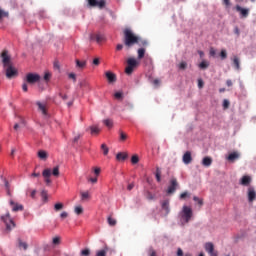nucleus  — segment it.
Returning <instances> with one entry per match:
<instances>
[{"label":"nucleus","instance_id":"052dcab7","mask_svg":"<svg viewBox=\"0 0 256 256\" xmlns=\"http://www.w3.org/2000/svg\"><path fill=\"white\" fill-rule=\"evenodd\" d=\"M97 5H98V7L103 8V6L105 5V0L97 1Z\"/></svg>","mask_w":256,"mask_h":256},{"label":"nucleus","instance_id":"603ef678","mask_svg":"<svg viewBox=\"0 0 256 256\" xmlns=\"http://www.w3.org/2000/svg\"><path fill=\"white\" fill-rule=\"evenodd\" d=\"M205 86V82H203V79H198V88L199 89H203V87Z\"/></svg>","mask_w":256,"mask_h":256},{"label":"nucleus","instance_id":"412c9836","mask_svg":"<svg viewBox=\"0 0 256 256\" xmlns=\"http://www.w3.org/2000/svg\"><path fill=\"white\" fill-rule=\"evenodd\" d=\"M76 67L78 69H85V67H87V61L85 60H79V59H76Z\"/></svg>","mask_w":256,"mask_h":256},{"label":"nucleus","instance_id":"f3484780","mask_svg":"<svg viewBox=\"0 0 256 256\" xmlns=\"http://www.w3.org/2000/svg\"><path fill=\"white\" fill-rule=\"evenodd\" d=\"M38 110L41 111L42 115H47V105L41 103L40 101L36 102Z\"/></svg>","mask_w":256,"mask_h":256},{"label":"nucleus","instance_id":"cd10ccee","mask_svg":"<svg viewBox=\"0 0 256 256\" xmlns=\"http://www.w3.org/2000/svg\"><path fill=\"white\" fill-rule=\"evenodd\" d=\"M18 247L20 249H24V251H27V242H22L21 239H18Z\"/></svg>","mask_w":256,"mask_h":256},{"label":"nucleus","instance_id":"ea45409f","mask_svg":"<svg viewBox=\"0 0 256 256\" xmlns=\"http://www.w3.org/2000/svg\"><path fill=\"white\" fill-rule=\"evenodd\" d=\"M131 163L133 165H137V163H139V156L133 155L132 158H131Z\"/></svg>","mask_w":256,"mask_h":256},{"label":"nucleus","instance_id":"9b49d317","mask_svg":"<svg viewBox=\"0 0 256 256\" xmlns=\"http://www.w3.org/2000/svg\"><path fill=\"white\" fill-rule=\"evenodd\" d=\"M9 205H10V207H12V211L14 213H17V211H23V209H24L22 204L16 203L13 200L9 201Z\"/></svg>","mask_w":256,"mask_h":256},{"label":"nucleus","instance_id":"dca6fc26","mask_svg":"<svg viewBox=\"0 0 256 256\" xmlns=\"http://www.w3.org/2000/svg\"><path fill=\"white\" fill-rule=\"evenodd\" d=\"M251 184V176H243L240 180V185H243L244 187H248V185Z\"/></svg>","mask_w":256,"mask_h":256},{"label":"nucleus","instance_id":"393cba45","mask_svg":"<svg viewBox=\"0 0 256 256\" xmlns=\"http://www.w3.org/2000/svg\"><path fill=\"white\" fill-rule=\"evenodd\" d=\"M127 157H128L127 153H123V152H119L116 155L117 161H125V159H127Z\"/></svg>","mask_w":256,"mask_h":256},{"label":"nucleus","instance_id":"37998d69","mask_svg":"<svg viewBox=\"0 0 256 256\" xmlns=\"http://www.w3.org/2000/svg\"><path fill=\"white\" fill-rule=\"evenodd\" d=\"M107 255V249L99 250L96 252V256H106Z\"/></svg>","mask_w":256,"mask_h":256},{"label":"nucleus","instance_id":"c85d7f7f","mask_svg":"<svg viewBox=\"0 0 256 256\" xmlns=\"http://www.w3.org/2000/svg\"><path fill=\"white\" fill-rule=\"evenodd\" d=\"M107 221H108V224L110 225V227H115V225H117V220H115L111 216L108 217Z\"/></svg>","mask_w":256,"mask_h":256},{"label":"nucleus","instance_id":"13d9d810","mask_svg":"<svg viewBox=\"0 0 256 256\" xmlns=\"http://www.w3.org/2000/svg\"><path fill=\"white\" fill-rule=\"evenodd\" d=\"M60 217H61V219H67V217H69V213H67V212H62V213L60 214Z\"/></svg>","mask_w":256,"mask_h":256},{"label":"nucleus","instance_id":"4be33fe9","mask_svg":"<svg viewBox=\"0 0 256 256\" xmlns=\"http://www.w3.org/2000/svg\"><path fill=\"white\" fill-rule=\"evenodd\" d=\"M233 65L237 71H239L241 69V61L239 60V57L234 56Z\"/></svg>","mask_w":256,"mask_h":256},{"label":"nucleus","instance_id":"58836bf2","mask_svg":"<svg viewBox=\"0 0 256 256\" xmlns=\"http://www.w3.org/2000/svg\"><path fill=\"white\" fill-rule=\"evenodd\" d=\"M80 195L82 201L89 199V192H81Z\"/></svg>","mask_w":256,"mask_h":256},{"label":"nucleus","instance_id":"79ce46f5","mask_svg":"<svg viewBox=\"0 0 256 256\" xmlns=\"http://www.w3.org/2000/svg\"><path fill=\"white\" fill-rule=\"evenodd\" d=\"M187 197H191V193H189L188 191L180 194V199H187Z\"/></svg>","mask_w":256,"mask_h":256},{"label":"nucleus","instance_id":"0e129e2a","mask_svg":"<svg viewBox=\"0 0 256 256\" xmlns=\"http://www.w3.org/2000/svg\"><path fill=\"white\" fill-rule=\"evenodd\" d=\"M94 173L98 177V175L101 173V168H95Z\"/></svg>","mask_w":256,"mask_h":256},{"label":"nucleus","instance_id":"0eeeda50","mask_svg":"<svg viewBox=\"0 0 256 256\" xmlns=\"http://www.w3.org/2000/svg\"><path fill=\"white\" fill-rule=\"evenodd\" d=\"M178 188H179V182L177 181V178L172 177L170 179V183L167 189L168 195H173V193H175Z\"/></svg>","mask_w":256,"mask_h":256},{"label":"nucleus","instance_id":"4468645a","mask_svg":"<svg viewBox=\"0 0 256 256\" xmlns=\"http://www.w3.org/2000/svg\"><path fill=\"white\" fill-rule=\"evenodd\" d=\"M182 161L185 165H189L192 161H193V157L191 156V153L189 151H187L183 157H182Z\"/></svg>","mask_w":256,"mask_h":256},{"label":"nucleus","instance_id":"b1692460","mask_svg":"<svg viewBox=\"0 0 256 256\" xmlns=\"http://www.w3.org/2000/svg\"><path fill=\"white\" fill-rule=\"evenodd\" d=\"M238 158H239V153H237V152H233V153L229 154L227 157L228 161H231V162L237 160Z\"/></svg>","mask_w":256,"mask_h":256},{"label":"nucleus","instance_id":"5fc2aeb1","mask_svg":"<svg viewBox=\"0 0 256 256\" xmlns=\"http://www.w3.org/2000/svg\"><path fill=\"white\" fill-rule=\"evenodd\" d=\"M220 57L222 60L225 59L227 57V50H221Z\"/></svg>","mask_w":256,"mask_h":256},{"label":"nucleus","instance_id":"a18cd8bd","mask_svg":"<svg viewBox=\"0 0 256 256\" xmlns=\"http://www.w3.org/2000/svg\"><path fill=\"white\" fill-rule=\"evenodd\" d=\"M74 211H75L76 215H81L83 213V207L76 206Z\"/></svg>","mask_w":256,"mask_h":256},{"label":"nucleus","instance_id":"c03bdc74","mask_svg":"<svg viewBox=\"0 0 256 256\" xmlns=\"http://www.w3.org/2000/svg\"><path fill=\"white\" fill-rule=\"evenodd\" d=\"M81 255L82 256H90L91 255V250H89V248H86V249L81 251Z\"/></svg>","mask_w":256,"mask_h":256},{"label":"nucleus","instance_id":"a19ab883","mask_svg":"<svg viewBox=\"0 0 256 256\" xmlns=\"http://www.w3.org/2000/svg\"><path fill=\"white\" fill-rule=\"evenodd\" d=\"M52 175L54 177H59V166H56V167L53 168Z\"/></svg>","mask_w":256,"mask_h":256},{"label":"nucleus","instance_id":"f03ea898","mask_svg":"<svg viewBox=\"0 0 256 256\" xmlns=\"http://www.w3.org/2000/svg\"><path fill=\"white\" fill-rule=\"evenodd\" d=\"M180 217L182 223H189V221H191V219L193 218V209H191V207L189 206L184 205L180 212Z\"/></svg>","mask_w":256,"mask_h":256},{"label":"nucleus","instance_id":"f257e3e1","mask_svg":"<svg viewBox=\"0 0 256 256\" xmlns=\"http://www.w3.org/2000/svg\"><path fill=\"white\" fill-rule=\"evenodd\" d=\"M123 43L127 50L131 49L133 45H139V47H147V45H149V42H147V40H144L141 37L135 35V33H133V30L129 28H126L124 30Z\"/></svg>","mask_w":256,"mask_h":256},{"label":"nucleus","instance_id":"c9c22d12","mask_svg":"<svg viewBox=\"0 0 256 256\" xmlns=\"http://www.w3.org/2000/svg\"><path fill=\"white\" fill-rule=\"evenodd\" d=\"M193 201H195L196 203H198L199 207H203V199L197 197V196H194L193 197Z\"/></svg>","mask_w":256,"mask_h":256},{"label":"nucleus","instance_id":"39448f33","mask_svg":"<svg viewBox=\"0 0 256 256\" xmlns=\"http://www.w3.org/2000/svg\"><path fill=\"white\" fill-rule=\"evenodd\" d=\"M1 221L5 223L7 231L15 229V222L11 219V214L9 212H7L6 215L1 216Z\"/></svg>","mask_w":256,"mask_h":256},{"label":"nucleus","instance_id":"69168bd1","mask_svg":"<svg viewBox=\"0 0 256 256\" xmlns=\"http://www.w3.org/2000/svg\"><path fill=\"white\" fill-rule=\"evenodd\" d=\"M177 256H183V250L181 248H178Z\"/></svg>","mask_w":256,"mask_h":256},{"label":"nucleus","instance_id":"5701e85b","mask_svg":"<svg viewBox=\"0 0 256 256\" xmlns=\"http://www.w3.org/2000/svg\"><path fill=\"white\" fill-rule=\"evenodd\" d=\"M162 209L166 212V215H169L170 209H169V200H164L162 202Z\"/></svg>","mask_w":256,"mask_h":256},{"label":"nucleus","instance_id":"473e14b6","mask_svg":"<svg viewBox=\"0 0 256 256\" xmlns=\"http://www.w3.org/2000/svg\"><path fill=\"white\" fill-rule=\"evenodd\" d=\"M103 123L106 127H108V129H111V127H113V120L111 119H106L103 121Z\"/></svg>","mask_w":256,"mask_h":256},{"label":"nucleus","instance_id":"6e6d98bb","mask_svg":"<svg viewBox=\"0 0 256 256\" xmlns=\"http://www.w3.org/2000/svg\"><path fill=\"white\" fill-rule=\"evenodd\" d=\"M90 7H97V0H88Z\"/></svg>","mask_w":256,"mask_h":256},{"label":"nucleus","instance_id":"338daca9","mask_svg":"<svg viewBox=\"0 0 256 256\" xmlns=\"http://www.w3.org/2000/svg\"><path fill=\"white\" fill-rule=\"evenodd\" d=\"M61 67L59 66V62L58 61H55L54 62V69H60Z\"/></svg>","mask_w":256,"mask_h":256},{"label":"nucleus","instance_id":"2eb2a0df","mask_svg":"<svg viewBox=\"0 0 256 256\" xmlns=\"http://www.w3.org/2000/svg\"><path fill=\"white\" fill-rule=\"evenodd\" d=\"M256 199V192L254 188H248V201L250 203H253V201H255Z\"/></svg>","mask_w":256,"mask_h":256},{"label":"nucleus","instance_id":"bb28decb","mask_svg":"<svg viewBox=\"0 0 256 256\" xmlns=\"http://www.w3.org/2000/svg\"><path fill=\"white\" fill-rule=\"evenodd\" d=\"M4 17H9V12L0 8V23L3 22Z\"/></svg>","mask_w":256,"mask_h":256},{"label":"nucleus","instance_id":"e433bc0d","mask_svg":"<svg viewBox=\"0 0 256 256\" xmlns=\"http://www.w3.org/2000/svg\"><path fill=\"white\" fill-rule=\"evenodd\" d=\"M101 149L103 151V155H109V147H107L106 144H102Z\"/></svg>","mask_w":256,"mask_h":256},{"label":"nucleus","instance_id":"6ab92c4d","mask_svg":"<svg viewBox=\"0 0 256 256\" xmlns=\"http://www.w3.org/2000/svg\"><path fill=\"white\" fill-rule=\"evenodd\" d=\"M104 37L101 34H90V41H97V43H101Z\"/></svg>","mask_w":256,"mask_h":256},{"label":"nucleus","instance_id":"bf43d9fd","mask_svg":"<svg viewBox=\"0 0 256 256\" xmlns=\"http://www.w3.org/2000/svg\"><path fill=\"white\" fill-rule=\"evenodd\" d=\"M234 33H235V35H237V37H239V35H241V31L239 30V27H235L234 28Z\"/></svg>","mask_w":256,"mask_h":256},{"label":"nucleus","instance_id":"a211bd4d","mask_svg":"<svg viewBox=\"0 0 256 256\" xmlns=\"http://www.w3.org/2000/svg\"><path fill=\"white\" fill-rule=\"evenodd\" d=\"M202 165L203 167H209L210 165H213V158L206 156L202 159Z\"/></svg>","mask_w":256,"mask_h":256},{"label":"nucleus","instance_id":"f8f14e48","mask_svg":"<svg viewBox=\"0 0 256 256\" xmlns=\"http://www.w3.org/2000/svg\"><path fill=\"white\" fill-rule=\"evenodd\" d=\"M105 77H106L108 83H110V84L117 82V75H115V73H113L111 71L105 72Z\"/></svg>","mask_w":256,"mask_h":256},{"label":"nucleus","instance_id":"8fccbe9b","mask_svg":"<svg viewBox=\"0 0 256 256\" xmlns=\"http://www.w3.org/2000/svg\"><path fill=\"white\" fill-rule=\"evenodd\" d=\"M69 79H72L74 83L77 82V75L75 73L68 74Z\"/></svg>","mask_w":256,"mask_h":256},{"label":"nucleus","instance_id":"2f4dec72","mask_svg":"<svg viewBox=\"0 0 256 256\" xmlns=\"http://www.w3.org/2000/svg\"><path fill=\"white\" fill-rule=\"evenodd\" d=\"M137 53H138V59H143V57H145V48L138 49Z\"/></svg>","mask_w":256,"mask_h":256},{"label":"nucleus","instance_id":"09e8293b","mask_svg":"<svg viewBox=\"0 0 256 256\" xmlns=\"http://www.w3.org/2000/svg\"><path fill=\"white\" fill-rule=\"evenodd\" d=\"M27 84H29V83L25 82V81L22 84V91H24V93H27L29 91Z\"/></svg>","mask_w":256,"mask_h":256},{"label":"nucleus","instance_id":"3c124183","mask_svg":"<svg viewBox=\"0 0 256 256\" xmlns=\"http://www.w3.org/2000/svg\"><path fill=\"white\" fill-rule=\"evenodd\" d=\"M229 105H230L229 100L224 99V100H223V108H224V109H229Z\"/></svg>","mask_w":256,"mask_h":256},{"label":"nucleus","instance_id":"aec40b11","mask_svg":"<svg viewBox=\"0 0 256 256\" xmlns=\"http://www.w3.org/2000/svg\"><path fill=\"white\" fill-rule=\"evenodd\" d=\"M91 135H99L101 133V129H99V126L93 125L89 127Z\"/></svg>","mask_w":256,"mask_h":256},{"label":"nucleus","instance_id":"9d476101","mask_svg":"<svg viewBox=\"0 0 256 256\" xmlns=\"http://www.w3.org/2000/svg\"><path fill=\"white\" fill-rule=\"evenodd\" d=\"M235 9L238 13H240L241 19H247V17H249V8H243L239 5H236Z\"/></svg>","mask_w":256,"mask_h":256},{"label":"nucleus","instance_id":"423d86ee","mask_svg":"<svg viewBox=\"0 0 256 256\" xmlns=\"http://www.w3.org/2000/svg\"><path fill=\"white\" fill-rule=\"evenodd\" d=\"M4 69H5L7 79H15V77H17V75H19V72L16 70L15 67H13L12 64L4 67Z\"/></svg>","mask_w":256,"mask_h":256},{"label":"nucleus","instance_id":"864d4df0","mask_svg":"<svg viewBox=\"0 0 256 256\" xmlns=\"http://www.w3.org/2000/svg\"><path fill=\"white\" fill-rule=\"evenodd\" d=\"M148 255L149 256H157V252H155V250L153 248H150L148 250Z\"/></svg>","mask_w":256,"mask_h":256},{"label":"nucleus","instance_id":"4d7b16f0","mask_svg":"<svg viewBox=\"0 0 256 256\" xmlns=\"http://www.w3.org/2000/svg\"><path fill=\"white\" fill-rule=\"evenodd\" d=\"M49 79H51V73L46 72V73L44 74V81H49Z\"/></svg>","mask_w":256,"mask_h":256},{"label":"nucleus","instance_id":"7c9ffc66","mask_svg":"<svg viewBox=\"0 0 256 256\" xmlns=\"http://www.w3.org/2000/svg\"><path fill=\"white\" fill-rule=\"evenodd\" d=\"M178 69H179L180 71H185V69H187V62H185V61L180 62V63L178 64Z\"/></svg>","mask_w":256,"mask_h":256},{"label":"nucleus","instance_id":"a878e982","mask_svg":"<svg viewBox=\"0 0 256 256\" xmlns=\"http://www.w3.org/2000/svg\"><path fill=\"white\" fill-rule=\"evenodd\" d=\"M38 157H39V159H41L42 161L47 160V157H48L47 152L44 151V150L38 151Z\"/></svg>","mask_w":256,"mask_h":256},{"label":"nucleus","instance_id":"6e6552de","mask_svg":"<svg viewBox=\"0 0 256 256\" xmlns=\"http://www.w3.org/2000/svg\"><path fill=\"white\" fill-rule=\"evenodd\" d=\"M1 59L3 63V67H8L11 64V56H9V51L3 50L1 53Z\"/></svg>","mask_w":256,"mask_h":256},{"label":"nucleus","instance_id":"f704fd0d","mask_svg":"<svg viewBox=\"0 0 256 256\" xmlns=\"http://www.w3.org/2000/svg\"><path fill=\"white\" fill-rule=\"evenodd\" d=\"M119 135H120V141H127V134L125 132H123L122 130L119 131Z\"/></svg>","mask_w":256,"mask_h":256},{"label":"nucleus","instance_id":"7ed1b4c3","mask_svg":"<svg viewBox=\"0 0 256 256\" xmlns=\"http://www.w3.org/2000/svg\"><path fill=\"white\" fill-rule=\"evenodd\" d=\"M139 66V61L135 58H128L127 59V66L125 68L126 75H132L133 71H135V67Z\"/></svg>","mask_w":256,"mask_h":256},{"label":"nucleus","instance_id":"680f3d73","mask_svg":"<svg viewBox=\"0 0 256 256\" xmlns=\"http://www.w3.org/2000/svg\"><path fill=\"white\" fill-rule=\"evenodd\" d=\"M114 97H115L116 99H121V98L123 97V94L120 93V92H116V93L114 94Z\"/></svg>","mask_w":256,"mask_h":256},{"label":"nucleus","instance_id":"4c0bfd02","mask_svg":"<svg viewBox=\"0 0 256 256\" xmlns=\"http://www.w3.org/2000/svg\"><path fill=\"white\" fill-rule=\"evenodd\" d=\"M53 245H60L61 244V237L56 236L52 239Z\"/></svg>","mask_w":256,"mask_h":256},{"label":"nucleus","instance_id":"ddd939ff","mask_svg":"<svg viewBox=\"0 0 256 256\" xmlns=\"http://www.w3.org/2000/svg\"><path fill=\"white\" fill-rule=\"evenodd\" d=\"M42 176L45 179V183L48 185H51V183H52L51 178H50L51 177V169H49V168L44 169L42 172Z\"/></svg>","mask_w":256,"mask_h":256},{"label":"nucleus","instance_id":"e2e57ef3","mask_svg":"<svg viewBox=\"0 0 256 256\" xmlns=\"http://www.w3.org/2000/svg\"><path fill=\"white\" fill-rule=\"evenodd\" d=\"M215 55H217V51H215L214 48H211L210 49V56L215 57Z\"/></svg>","mask_w":256,"mask_h":256},{"label":"nucleus","instance_id":"72a5a7b5","mask_svg":"<svg viewBox=\"0 0 256 256\" xmlns=\"http://www.w3.org/2000/svg\"><path fill=\"white\" fill-rule=\"evenodd\" d=\"M1 179H2V181L4 183L5 189H11V185L9 184V180H7V178H5L3 176H1Z\"/></svg>","mask_w":256,"mask_h":256},{"label":"nucleus","instance_id":"c756f323","mask_svg":"<svg viewBox=\"0 0 256 256\" xmlns=\"http://www.w3.org/2000/svg\"><path fill=\"white\" fill-rule=\"evenodd\" d=\"M156 180L158 183H161V168L157 167L156 168Z\"/></svg>","mask_w":256,"mask_h":256},{"label":"nucleus","instance_id":"49530a36","mask_svg":"<svg viewBox=\"0 0 256 256\" xmlns=\"http://www.w3.org/2000/svg\"><path fill=\"white\" fill-rule=\"evenodd\" d=\"M200 69H207L209 67V64L207 63V61H202L199 64Z\"/></svg>","mask_w":256,"mask_h":256},{"label":"nucleus","instance_id":"774afa93","mask_svg":"<svg viewBox=\"0 0 256 256\" xmlns=\"http://www.w3.org/2000/svg\"><path fill=\"white\" fill-rule=\"evenodd\" d=\"M100 61H99V58H95L93 60V65H99Z\"/></svg>","mask_w":256,"mask_h":256},{"label":"nucleus","instance_id":"de8ad7c7","mask_svg":"<svg viewBox=\"0 0 256 256\" xmlns=\"http://www.w3.org/2000/svg\"><path fill=\"white\" fill-rule=\"evenodd\" d=\"M55 211H61L63 209V203H57L54 205Z\"/></svg>","mask_w":256,"mask_h":256},{"label":"nucleus","instance_id":"1a4fd4ad","mask_svg":"<svg viewBox=\"0 0 256 256\" xmlns=\"http://www.w3.org/2000/svg\"><path fill=\"white\" fill-rule=\"evenodd\" d=\"M206 253H208L210 256H217V252L215 251V245L213 242H207L204 245Z\"/></svg>","mask_w":256,"mask_h":256},{"label":"nucleus","instance_id":"20e7f679","mask_svg":"<svg viewBox=\"0 0 256 256\" xmlns=\"http://www.w3.org/2000/svg\"><path fill=\"white\" fill-rule=\"evenodd\" d=\"M23 81L28 83V85H35V83H39L41 81V76L37 73H28L24 77Z\"/></svg>","mask_w":256,"mask_h":256}]
</instances>
